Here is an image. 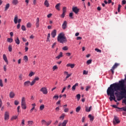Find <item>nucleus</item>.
<instances>
[{
	"label": "nucleus",
	"instance_id": "nucleus-22",
	"mask_svg": "<svg viewBox=\"0 0 126 126\" xmlns=\"http://www.w3.org/2000/svg\"><path fill=\"white\" fill-rule=\"evenodd\" d=\"M12 3L14 5H16V4H18V0H13L12 1Z\"/></svg>",
	"mask_w": 126,
	"mask_h": 126
},
{
	"label": "nucleus",
	"instance_id": "nucleus-36",
	"mask_svg": "<svg viewBox=\"0 0 126 126\" xmlns=\"http://www.w3.org/2000/svg\"><path fill=\"white\" fill-rule=\"evenodd\" d=\"M53 99H55V100H58L59 99V95L57 94L53 96Z\"/></svg>",
	"mask_w": 126,
	"mask_h": 126
},
{
	"label": "nucleus",
	"instance_id": "nucleus-42",
	"mask_svg": "<svg viewBox=\"0 0 126 126\" xmlns=\"http://www.w3.org/2000/svg\"><path fill=\"white\" fill-rule=\"evenodd\" d=\"M95 51H96V52H97V53H102V50H101L98 48H95Z\"/></svg>",
	"mask_w": 126,
	"mask_h": 126
},
{
	"label": "nucleus",
	"instance_id": "nucleus-25",
	"mask_svg": "<svg viewBox=\"0 0 126 126\" xmlns=\"http://www.w3.org/2000/svg\"><path fill=\"white\" fill-rule=\"evenodd\" d=\"M119 65H120V64L118 63H115V64L112 66V68L113 69H115V68H117V67H118Z\"/></svg>",
	"mask_w": 126,
	"mask_h": 126
},
{
	"label": "nucleus",
	"instance_id": "nucleus-30",
	"mask_svg": "<svg viewBox=\"0 0 126 126\" xmlns=\"http://www.w3.org/2000/svg\"><path fill=\"white\" fill-rule=\"evenodd\" d=\"M21 107L24 110L26 109V103H21Z\"/></svg>",
	"mask_w": 126,
	"mask_h": 126
},
{
	"label": "nucleus",
	"instance_id": "nucleus-31",
	"mask_svg": "<svg viewBox=\"0 0 126 126\" xmlns=\"http://www.w3.org/2000/svg\"><path fill=\"white\" fill-rule=\"evenodd\" d=\"M44 108H45V105H44V104H42L39 107V110H40V111H43Z\"/></svg>",
	"mask_w": 126,
	"mask_h": 126
},
{
	"label": "nucleus",
	"instance_id": "nucleus-44",
	"mask_svg": "<svg viewBox=\"0 0 126 126\" xmlns=\"http://www.w3.org/2000/svg\"><path fill=\"white\" fill-rule=\"evenodd\" d=\"M121 7H122V5L121 4H119L118 5V12H120V11H121Z\"/></svg>",
	"mask_w": 126,
	"mask_h": 126
},
{
	"label": "nucleus",
	"instance_id": "nucleus-27",
	"mask_svg": "<svg viewBox=\"0 0 126 126\" xmlns=\"http://www.w3.org/2000/svg\"><path fill=\"white\" fill-rule=\"evenodd\" d=\"M80 110H81V107H80V106H78L76 108V113H79V112L80 111Z\"/></svg>",
	"mask_w": 126,
	"mask_h": 126
},
{
	"label": "nucleus",
	"instance_id": "nucleus-58",
	"mask_svg": "<svg viewBox=\"0 0 126 126\" xmlns=\"http://www.w3.org/2000/svg\"><path fill=\"white\" fill-rule=\"evenodd\" d=\"M68 108H65V109H64V113H67V112H68Z\"/></svg>",
	"mask_w": 126,
	"mask_h": 126
},
{
	"label": "nucleus",
	"instance_id": "nucleus-35",
	"mask_svg": "<svg viewBox=\"0 0 126 126\" xmlns=\"http://www.w3.org/2000/svg\"><path fill=\"white\" fill-rule=\"evenodd\" d=\"M26 103L25 102V97H23L22 98L21 104Z\"/></svg>",
	"mask_w": 126,
	"mask_h": 126
},
{
	"label": "nucleus",
	"instance_id": "nucleus-56",
	"mask_svg": "<svg viewBox=\"0 0 126 126\" xmlns=\"http://www.w3.org/2000/svg\"><path fill=\"white\" fill-rule=\"evenodd\" d=\"M22 125H23V126H24V125H25V121L24 120V119H23L22 120Z\"/></svg>",
	"mask_w": 126,
	"mask_h": 126
},
{
	"label": "nucleus",
	"instance_id": "nucleus-16",
	"mask_svg": "<svg viewBox=\"0 0 126 126\" xmlns=\"http://www.w3.org/2000/svg\"><path fill=\"white\" fill-rule=\"evenodd\" d=\"M14 96H15V94L13 93V92H11L9 94V97L11 98H14Z\"/></svg>",
	"mask_w": 126,
	"mask_h": 126
},
{
	"label": "nucleus",
	"instance_id": "nucleus-8",
	"mask_svg": "<svg viewBox=\"0 0 126 126\" xmlns=\"http://www.w3.org/2000/svg\"><path fill=\"white\" fill-rule=\"evenodd\" d=\"M39 80V77H35L32 82H30V85L31 86H33L34 84L36 83V81H38Z\"/></svg>",
	"mask_w": 126,
	"mask_h": 126
},
{
	"label": "nucleus",
	"instance_id": "nucleus-53",
	"mask_svg": "<svg viewBox=\"0 0 126 126\" xmlns=\"http://www.w3.org/2000/svg\"><path fill=\"white\" fill-rule=\"evenodd\" d=\"M19 104V102L17 100H15L14 101V104L16 105V106H17Z\"/></svg>",
	"mask_w": 126,
	"mask_h": 126
},
{
	"label": "nucleus",
	"instance_id": "nucleus-26",
	"mask_svg": "<svg viewBox=\"0 0 126 126\" xmlns=\"http://www.w3.org/2000/svg\"><path fill=\"white\" fill-rule=\"evenodd\" d=\"M61 58H63V52H60L59 55L56 57V59H58V60H60Z\"/></svg>",
	"mask_w": 126,
	"mask_h": 126
},
{
	"label": "nucleus",
	"instance_id": "nucleus-21",
	"mask_svg": "<svg viewBox=\"0 0 126 126\" xmlns=\"http://www.w3.org/2000/svg\"><path fill=\"white\" fill-rule=\"evenodd\" d=\"M68 123V120H64L63 123H62L61 126H66V124Z\"/></svg>",
	"mask_w": 126,
	"mask_h": 126
},
{
	"label": "nucleus",
	"instance_id": "nucleus-17",
	"mask_svg": "<svg viewBox=\"0 0 126 126\" xmlns=\"http://www.w3.org/2000/svg\"><path fill=\"white\" fill-rule=\"evenodd\" d=\"M76 86H78V83L75 84L72 87V91H75V89H76Z\"/></svg>",
	"mask_w": 126,
	"mask_h": 126
},
{
	"label": "nucleus",
	"instance_id": "nucleus-12",
	"mask_svg": "<svg viewBox=\"0 0 126 126\" xmlns=\"http://www.w3.org/2000/svg\"><path fill=\"white\" fill-rule=\"evenodd\" d=\"M56 35H57V30H54L51 32V36L52 38H55V37H56Z\"/></svg>",
	"mask_w": 126,
	"mask_h": 126
},
{
	"label": "nucleus",
	"instance_id": "nucleus-50",
	"mask_svg": "<svg viewBox=\"0 0 126 126\" xmlns=\"http://www.w3.org/2000/svg\"><path fill=\"white\" fill-rule=\"evenodd\" d=\"M0 86L1 87H3V84H2V80L1 79H0Z\"/></svg>",
	"mask_w": 126,
	"mask_h": 126
},
{
	"label": "nucleus",
	"instance_id": "nucleus-55",
	"mask_svg": "<svg viewBox=\"0 0 126 126\" xmlns=\"http://www.w3.org/2000/svg\"><path fill=\"white\" fill-rule=\"evenodd\" d=\"M33 123V122L32 121H29L28 122V123L29 125H32Z\"/></svg>",
	"mask_w": 126,
	"mask_h": 126
},
{
	"label": "nucleus",
	"instance_id": "nucleus-19",
	"mask_svg": "<svg viewBox=\"0 0 126 126\" xmlns=\"http://www.w3.org/2000/svg\"><path fill=\"white\" fill-rule=\"evenodd\" d=\"M15 42L17 45H19V44H20V40L18 37L15 39Z\"/></svg>",
	"mask_w": 126,
	"mask_h": 126
},
{
	"label": "nucleus",
	"instance_id": "nucleus-61",
	"mask_svg": "<svg viewBox=\"0 0 126 126\" xmlns=\"http://www.w3.org/2000/svg\"><path fill=\"white\" fill-rule=\"evenodd\" d=\"M66 88V87H64L63 89V90H62V92H61V93H63V92H64V90H65V89Z\"/></svg>",
	"mask_w": 126,
	"mask_h": 126
},
{
	"label": "nucleus",
	"instance_id": "nucleus-64",
	"mask_svg": "<svg viewBox=\"0 0 126 126\" xmlns=\"http://www.w3.org/2000/svg\"><path fill=\"white\" fill-rule=\"evenodd\" d=\"M3 69H4V71H6V65H4Z\"/></svg>",
	"mask_w": 126,
	"mask_h": 126
},
{
	"label": "nucleus",
	"instance_id": "nucleus-62",
	"mask_svg": "<svg viewBox=\"0 0 126 126\" xmlns=\"http://www.w3.org/2000/svg\"><path fill=\"white\" fill-rule=\"evenodd\" d=\"M88 74V72L86 71V70H84L83 71V74Z\"/></svg>",
	"mask_w": 126,
	"mask_h": 126
},
{
	"label": "nucleus",
	"instance_id": "nucleus-41",
	"mask_svg": "<svg viewBox=\"0 0 126 126\" xmlns=\"http://www.w3.org/2000/svg\"><path fill=\"white\" fill-rule=\"evenodd\" d=\"M23 75L22 74H20L19 76V78L20 79V80H22V79H23Z\"/></svg>",
	"mask_w": 126,
	"mask_h": 126
},
{
	"label": "nucleus",
	"instance_id": "nucleus-9",
	"mask_svg": "<svg viewBox=\"0 0 126 126\" xmlns=\"http://www.w3.org/2000/svg\"><path fill=\"white\" fill-rule=\"evenodd\" d=\"M66 27H67V22L66 21H64L62 24V29L63 30H65V29H66Z\"/></svg>",
	"mask_w": 126,
	"mask_h": 126
},
{
	"label": "nucleus",
	"instance_id": "nucleus-13",
	"mask_svg": "<svg viewBox=\"0 0 126 126\" xmlns=\"http://www.w3.org/2000/svg\"><path fill=\"white\" fill-rule=\"evenodd\" d=\"M30 85V81H27L24 83V87H28Z\"/></svg>",
	"mask_w": 126,
	"mask_h": 126
},
{
	"label": "nucleus",
	"instance_id": "nucleus-6",
	"mask_svg": "<svg viewBox=\"0 0 126 126\" xmlns=\"http://www.w3.org/2000/svg\"><path fill=\"white\" fill-rule=\"evenodd\" d=\"M4 117L5 121H7V120H9V113L8 111H6L5 112Z\"/></svg>",
	"mask_w": 126,
	"mask_h": 126
},
{
	"label": "nucleus",
	"instance_id": "nucleus-7",
	"mask_svg": "<svg viewBox=\"0 0 126 126\" xmlns=\"http://www.w3.org/2000/svg\"><path fill=\"white\" fill-rule=\"evenodd\" d=\"M40 91L42 92L43 94H48V90L47 89V88L42 87L40 89Z\"/></svg>",
	"mask_w": 126,
	"mask_h": 126
},
{
	"label": "nucleus",
	"instance_id": "nucleus-48",
	"mask_svg": "<svg viewBox=\"0 0 126 126\" xmlns=\"http://www.w3.org/2000/svg\"><path fill=\"white\" fill-rule=\"evenodd\" d=\"M56 69H58V66H57V65H55L53 67V71H55V70H56Z\"/></svg>",
	"mask_w": 126,
	"mask_h": 126
},
{
	"label": "nucleus",
	"instance_id": "nucleus-46",
	"mask_svg": "<svg viewBox=\"0 0 126 126\" xmlns=\"http://www.w3.org/2000/svg\"><path fill=\"white\" fill-rule=\"evenodd\" d=\"M63 51H67V50H68V48L67 47V46H64L63 48Z\"/></svg>",
	"mask_w": 126,
	"mask_h": 126
},
{
	"label": "nucleus",
	"instance_id": "nucleus-34",
	"mask_svg": "<svg viewBox=\"0 0 126 126\" xmlns=\"http://www.w3.org/2000/svg\"><path fill=\"white\" fill-rule=\"evenodd\" d=\"M91 63H92V60L90 59L87 61V64H91Z\"/></svg>",
	"mask_w": 126,
	"mask_h": 126
},
{
	"label": "nucleus",
	"instance_id": "nucleus-5",
	"mask_svg": "<svg viewBox=\"0 0 126 126\" xmlns=\"http://www.w3.org/2000/svg\"><path fill=\"white\" fill-rule=\"evenodd\" d=\"M14 22L15 24H17V23L20 24V23L21 22V19H18V17L17 16V15H16L14 19Z\"/></svg>",
	"mask_w": 126,
	"mask_h": 126
},
{
	"label": "nucleus",
	"instance_id": "nucleus-10",
	"mask_svg": "<svg viewBox=\"0 0 126 126\" xmlns=\"http://www.w3.org/2000/svg\"><path fill=\"white\" fill-rule=\"evenodd\" d=\"M72 11H73V12H74L75 14H77V13L79 12V9H78V8H77V7L76 6L73 7L72 8Z\"/></svg>",
	"mask_w": 126,
	"mask_h": 126
},
{
	"label": "nucleus",
	"instance_id": "nucleus-3",
	"mask_svg": "<svg viewBox=\"0 0 126 126\" xmlns=\"http://www.w3.org/2000/svg\"><path fill=\"white\" fill-rule=\"evenodd\" d=\"M118 92H116V93H114V95H116V97L117 98L118 101H121L122 99H123L124 98L125 99L123 100L122 103H124L126 105V96H124L123 95H121V96L119 95V94L117 93Z\"/></svg>",
	"mask_w": 126,
	"mask_h": 126
},
{
	"label": "nucleus",
	"instance_id": "nucleus-20",
	"mask_svg": "<svg viewBox=\"0 0 126 126\" xmlns=\"http://www.w3.org/2000/svg\"><path fill=\"white\" fill-rule=\"evenodd\" d=\"M44 5L46 7H49V6L50 5V3H49V1H48V0H45L44 1Z\"/></svg>",
	"mask_w": 126,
	"mask_h": 126
},
{
	"label": "nucleus",
	"instance_id": "nucleus-52",
	"mask_svg": "<svg viewBox=\"0 0 126 126\" xmlns=\"http://www.w3.org/2000/svg\"><path fill=\"white\" fill-rule=\"evenodd\" d=\"M52 124V121H50L48 122H46V126H50Z\"/></svg>",
	"mask_w": 126,
	"mask_h": 126
},
{
	"label": "nucleus",
	"instance_id": "nucleus-14",
	"mask_svg": "<svg viewBox=\"0 0 126 126\" xmlns=\"http://www.w3.org/2000/svg\"><path fill=\"white\" fill-rule=\"evenodd\" d=\"M3 59L7 64H8V60H7V58L6 57V55H5V54L3 55Z\"/></svg>",
	"mask_w": 126,
	"mask_h": 126
},
{
	"label": "nucleus",
	"instance_id": "nucleus-54",
	"mask_svg": "<svg viewBox=\"0 0 126 126\" xmlns=\"http://www.w3.org/2000/svg\"><path fill=\"white\" fill-rule=\"evenodd\" d=\"M73 16V13L72 12H71L69 13V17H71V18H73V17H72V16Z\"/></svg>",
	"mask_w": 126,
	"mask_h": 126
},
{
	"label": "nucleus",
	"instance_id": "nucleus-45",
	"mask_svg": "<svg viewBox=\"0 0 126 126\" xmlns=\"http://www.w3.org/2000/svg\"><path fill=\"white\" fill-rule=\"evenodd\" d=\"M21 29H22V30H23V31H26V28L24 26V25L22 26Z\"/></svg>",
	"mask_w": 126,
	"mask_h": 126
},
{
	"label": "nucleus",
	"instance_id": "nucleus-38",
	"mask_svg": "<svg viewBox=\"0 0 126 126\" xmlns=\"http://www.w3.org/2000/svg\"><path fill=\"white\" fill-rule=\"evenodd\" d=\"M112 107L113 108H115L116 109H119V110H121V109L122 108L118 107L117 105H112Z\"/></svg>",
	"mask_w": 126,
	"mask_h": 126
},
{
	"label": "nucleus",
	"instance_id": "nucleus-57",
	"mask_svg": "<svg viewBox=\"0 0 126 126\" xmlns=\"http://www.w3.org/2000/svg\"><path fill=\"white\" fill-rule=\"evenodd\" d=\"M57 45V42H54L52 46V49H54L55 48V46Z\"/></svg>",
	"mask_w": 126,
	"mask_h": 126
},
{
	"label": "nucleus",
	"instance_id": "nucleus-4",
	"mask_svg": "<svg viewBox=\"0 0 126 126\" xmlns=\"http://www.w3.org/2000/svg\"><path fill=\"white\" fill-rule=\"evenodd\" d=\"M121 121L119 120V118L116 116H114V118L113 120V125H117L120 124Z\"/></svg>",
	"mask_w": 126,
	"mask_h": 126
},
{
	"label": "nucleus",
	"instance_id": "nucleus-39",
	"mask_svg": "<svg viewBox=\"0 0 126 126\" xmlns=\"http://www.w3.org/2000/svg\"><path fill=\"white\" fill-rule=\"evenodd\" d=\"M34 74H35V73L33 72H31V73H30V74H29V76L30 77H31L32 76H33V75H34Z\"/></svg>",
	"mask_w": 126,
	"mask_h": 126
},
{
	"label": "nucleus",
	"instance_id": "nucleus-51",
	"mask_svg": "<svg viewBox=\"0 0 126 126\" xmlns=\"http://www.w3.org/2000/svg\"><path fill=\"white\" fill-rule=\"evenodd\" d=\"M90 88H91V86H87L86 88V91H88V90H89V89H90Z\"/></svg>",
	"mask_w": 126,
	"mask_h": 126
},
{
	"label": "nucleus",
	"instance_id": "nucleus-28",
	"mask_svg": "<svg viewBox=\"0 0 126 126\" xmlns=\"http://www.w3.org/2000/svg\"><path fill=\"white\" fill-rule=\"evenodd\" d=\"M41 124L42 126H46L47 122L45 120H41Z\"/></svg>",
	"mask_w": 126,
	"mask_h": 126
},
{
	"label": "nucleus",
	"instance_id": "nucleus-11",
	"mask_svg": "<svg viewBox=\"0 0 126 126\" xmlns=\"http://www.w3.org/2000/svg\"><path fill=\"white\" fill-rule=\"evenodd\" d=\"M35 26L37 28H39V26H40V19L39 18H36Z\"/></svg>",
	"mask_w": 126,
	"mask_h": 126
},
{
	"label": "nucleus",
	"instance_id": "nucleus-33",
	"mask_svg": "<svg viewBox=\"0 0 126 126\" xmlns=\"http://www.w3.org/2000/svg\"><path fill=\"white\" fill-rule=\"evenodd\" d=\"M24 61L26 62H28V57L27 56H25L23 58Z\"/></svg>",
	"mask_w": 126,
	"mask_h": 126
},
{
	"label": "nucleus",
	"instance_id": "nucleus-43",
	"mask_svg": "<svg viewBox=\"0 0 126 126\" xmlns=\"http://www.w3.org/2000/svg\"><path fill=\"white\" fill-rule=\"evenodd\" d=\"M17 116H14L11 118V120L12 121L13 120H16L17 119Z\"/></svg>",
	"mask_w": 126,
	"mask_h": 126
},
{
	"label": "nucleus",
	"instance_id": "nucleus-18",
	"mask_svg": "<svg viewBox=\"0 0 126 126\" xmlns=\"http://www.w3.org/2000/svg\"><path fill=\"white\" fill-rule=\"evenodd\" d=\"M91 110H92V106H91L90 107H86V112H91Z\"/></svg>",
	"mask_w": 126,
	"mask_h": 126
},
{
	"label": "nucleus",
	"instance_id": "nucleus-32",
	"mask_svg": "<svg viewBox=\"0 0 126 126\" xmlns=\"http://www.w3.org/2000/svg\"><path fill=\"white\" fill-rule=\"evenodd\" d=\"M7 41L8 42V43H12V42L13 41V39L8 38L7 39Z\"/></svg>",
	"mask_w": 126,
	"mask_h": 126
},
{
	"label": "nucleus",
	"instance_id": "nucleus-63",
	"mask_svg": "<svg viewBox=\"0 0 126 126\" xmlns=\"http://www.w3.org/2000/svg\"><path fill=\"white\" fill-rule=\"evenodd\" d=\"M122 2V4H126V0H123Z\"/></svg>",
	"mask_w": 126,
	"mask_h": 126
},
{
	"label": "nucleus",
	"instance_id": "nucleus-40",
	"mask_svg": "<svg viewBox=\"0 0 126 126\" xmlns=\"http://www.w3.org/2000/svg\"><path fill=\"white\" fill-rule=\"evenodd\" d=\"M66 12V7H63V13H65Z\"/></svg>",
	"mask_w": 126,
	"mask_h": 126
},
{
	"label": "nucleus",
	"instance_id": "nucleus-1",
	"mask_svg": "<svg viewBox=\"0 0 126 126\" xmlns=\"http://www.w3.org/2000/svg\"><path fill=\"white\" fill-rule=\"evenodd\" d=\"M120 91L119 94L123 96H126V85H125V80L122 79L119 83H115L110 85L107 90V94L110 96L109 99L112 101L113 100L115 102H117L115 96V92Z\"/></svg>",
	"mask_w": 126,
	"mask_h": 126
},
{
	"label": "nucleus",
	"instance_id": "nucleus-2",
	"mask_svg": "<svg viewBox=\"0 0 126 126\" xmlns=\"http://www.w3.org/2000/svg\"><path fill=\"white\" fill-rule=\"evenodd\" d=\"M57 41L61 44H63L64 43H66V42H67L66 37H65L63 32H61L59 34L57 37Z\"/></svg>",
	"mask_w": 126,
	"mask_h": 126
},
{
	"label": "nucleus",
	"instance_id": "nucleus-15",
	"mask_svg": "<svg viewBox=\"0 0 126 126\" xmlns=\"http://www.w3.org/2000/svg\"><path fill=\"white\" fill-rule=\"evenodd\" d=\"M60 7H61V3H59L55 5V8L57 10H59V11L61 10V9L60 8Z\"/></svg>",
	"mask_w": 126,
	"mask_h": 126
},
{
	"label": "nucleus",
	"instance_id": "nucleus-60",
	"mask_svg": "<svg viewBox=\"0 0 126 126\" xmlns=\"http://www.w3.org/2000/svg\"><path fill=\"white\" fill-rule=\"evenodd\" d=\"M75 65V64H71V65H70V67H71V68H73V67H74Z\"/></svg>",
	"mask_w": 126,
	"mask_h": 126
},
{
	"label": "nucleus",
	"instance_id": "nucleus-59",
	"mask_svg": "<svg viewBox=\"0 0 126 126\" xmlns=\"http://www.w3.org/2000/svg\"><path fill=\"white\" fill-rule=\"evenodd\" d=\"M60 119H62V121L64 119V115L63 114L60 117Z\"/></svg>",
	"mask_w": 126,
	"mask_h": 126
},
{
	"label": "nucleus",
	"instance_id": "nucleus-49",
	"mask_svg": "<svg viewBox=\"0 0 126 126\" xmlns=\"http://www.w3.org/2000/svg\"><path fill=\"white\" fill-rule=\"evenodd\" d=\"M76 97L77 98V100L79 101V100H80V94H77Z\"/></svg>",
	"mask_w": 126,
	"mask_h": 126
},
{
	"label": "nucleus",
	"instance_id": "nucleus-37",
	"mask_svg": "<svg viewBox=\"0 0 126 126\" xmlns=\"http://www.w3.org/2000/svg\"><path fill=\"white\" fill-rule=\"evenodd\" d=\"M8 51L9 52H12V46L11 45H9Z\"/></svg>",
	"mask_w": 126,
	"mask_h": 126
},
{
	"label": "nucleus",
	"instance_id": "nucleus-24",
	"mask_svg": "<svg viewBox=\"0 0 126 126\" xmlns=\"http://www.w3.org/2000/svg\"><path fill=\"white\" fill-rule=\"evenodd\" d=\"M9 6H10V4L9 3H7L5 6L4 11H6L9 8Z\"/></svg>",
	"mask_w": 126,
	"mask_h": 126
},
{
	"label": "nucleus",
	"instance_id": "nucleus-29",
	"mask_svg": "<svg viewBox=\"0 0 126 126\" xmlns=\"http://www.w3.org/2000/svg\"><path fill=\"white\" fill-rule=\"evenodd\" d=\"M64 73L67 74V76L65 77L66 79H67V78H68L71 75V74H68V72L65 71Z\"/></svg>",
	"mask_w": 126,
	"mask_h": 126
},
{
	"label": "nucleus",
	"instance_id": "nucleus-47",
	"mask_svg": "<svg viewBox=\"0 0 126 126\" xmlns=\"http://www.w3.org/2000/svg\"><path fill=\"white\" fill-rule=\"evenodd\" d=\"M31 23H30V22H29V23H28V24H27V27L28 28H30L31 27Z\"/></svg>",
	"mask_w": 126,
	"mask_h": 126
},
{
	"label": "nucleus",
	"instance_id": "nucleus-23",
	"mask_svg": "<svg viewBox=\"0 0 126 126\" xmlns=\"http://www.w3.org/2000/svg\"><path fill=\"white\" fill-rule=\"evenodd\" d=\"M88 118H90V120L91 122H93V121H94V117L92 116L91 114H89L88 115Z\"/></svg>",
	"mask_w": 126,
	"mask_h": 126
}]
</instances>
